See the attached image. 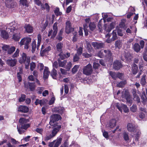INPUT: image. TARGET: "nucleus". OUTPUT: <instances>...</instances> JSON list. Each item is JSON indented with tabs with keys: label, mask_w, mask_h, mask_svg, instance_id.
<instances>
[{
	"label": "nucleus",
	"mask_w": 147,
	"mask_h": 147,
	"mask_svg": "<svg viewBox=\"0 0 147 147\" xmlns=\"http://www.w3.org/2000/svg\"><path fill=\"white\" fill-rule=\"evenodd\" d=\"M61 119V116L58 114H53L52 115L50 118L49 122L50 125L53 126L55 128H57L59 130L61 128V125L57 121Z\"/></svg>",
	"instance_id": "obj_1"
},
{
	"label": "nucleus",
	"mask_w": 147,
	"mask_h": 147,
	"mask_svg": "<svg viewBox=\"0 0 147 147\" xmlns=\"http://www.w3.org/2000/svg\"><path fill=\"white\" fill-rule=\"evenodd\" d=\"M30 61V57L27 56L26 53H23L22 55V58L19 61V62L21 63H24L25 64V68L26 69H28L29 67Z\"/></svg>",
	"instance_id": "obj_2"
},
{
	"label": "nucleus",
	"mask_w": 147,
	"mask_h": 147,
	"mask_svg": "<svg viewBox=\"0 0 147 147\" xmlns=\"http://www.w3.org/2000/svg\"><path fill=\"white\" fill-rule=\"evenodd\" d=\"M59 131V129L57 128H54L52 131L51 134H49V132H46L44 137L45 140L47 142L53 138L56 135Z\"/></svg>",
	"instance_id": "obj_3"
},
{
	"label": "nucleus",
	"mask_w": 147,
	"mask_h": 147,
	"mask_svg": "<svg viewBox=\"0 0 147 147\" xmlns=\"http://www.w3.org/2000/svg\"><path fill=\"white\" fill-rule=\"evenodd\" d=\"M31 39L29 37H26L21 39L20 42V45L21 46L25 45L24 48L28 49L29 47V44L31 42Z\"/></svg>",
	"instance_id": "obj_4"
},
{
	"label": "nucleus",
	"mask_w": 147,
	"mask_h": 147,
	"mask_svg": "<svg viewBox=\"0 0 147 147\" xmlns=\"http://www.w3.org/2000/svg\"><path fill=\"white\" fill-rule=\"evenodd\" d=\"M6 30L7 32L10 31V32H13V33L15 32H17L18 30H20L18 29V26L16 24L11 23L7 25Z\"/></svg>",
	"instance_id": "obj_5"
},
{
	"label": "nucleus",
	"mask_w": 147,
	"mask_h": 147,
	"mask_svg": "<svg viewBox=\"0 0 147 147\" xmlns=\"http://www.w3.org/2000/svg\"><path fill=\"white\" fill-rule=\"evenodd\" d=\"M122 96L123 98L126 99L127 102L131 104L132 100L130 95L129 93L127 90H124L122 92Z\"/></svg>",
	"instance_id": "obj_6"
},
{
	"label": "nucleus",
	"mask_w": 147,
	"mask_h": 147,
	"mask_svg": "<svg viewBox=\"0 0 147 147\" xmlns=\"http://www.w3.org/2000/svg\"><path fill=\"white\" fill-rule=\"evenodd\" d=\"M92 72V67L90 64L85 66L83 68V73L84 74L88 76L90 75Z\"/></svg>",
	"instance_id": "obj_7"
},
{
	"label": "nucleus",
	"mask_w": 147,
	"mask_h": 147,
	"mask_svg": "<svg viewBox=\"0 0 147 147\" xmlns=\"http://www.w3.org/2000/svg\"><path fill=\"white\" fill-rule=\"evenodd\" d=\"M58 23L57 22L55 23L53 27V30H51L49 32L48 36H50L52 35L51 37L53 38L55 37L57 32V26Z\"/></svg>",
	"instance_id": "obj_8"
},
{
	"label": "nucleus",
	"mask_w": 147,
	"mask_h": 147,
	"mask_svg": "<svg viewBox=\"0 0 147 147\" xmlns=\"http://www.w3.org/2000/svg\"><path fill=\"white\" fill-rule=\"evenodd\" d=\"M65 31L67 34H69L74 30V28L71 27V24L70 22L68 21L66 23Z\"/></svg>",
	"instance_id": "obj_9"
},
{
	"label": "nucleus",
	"mask_w": 147,
	"mask_h": 147,
	"mask_svg": "<svg viewBox=\"0 0 147 147\" xmlns=\"http://www.w3.org/2000/svg\"><path fill=\"white\" fill-rule=\"evenodd\" d=\"M128 131L130 132H135L136 131V128L135 125L131 123H129L127 125Z\"/></svg>",
	"instance_id": "obj_10"
},
{
	"label": "nucleus",
	"mask_w": 147,
	"mask_h": 147,
	"mask_svg": "<svg viewBox=\"0 0 147 147\" xmlns=\"http://www.w3.org/2000/svg\"><path fill=\"white\" fill-rule=\"evenodd\" d=\"M116 106L118 109L121 112H122V108L123 109L125 113H127L129 112V109L128 108L127 106L123 104L120 107L119 106V104L118 103H117Z\"/></svg>",
	"instance_id": "obj_11"
},
{
	"label": "nucleus",
	"mask_w": 147,
	"mask_h": 147,
	"mask_svg": "<svg viewBox=\"0 0 147 147\" xmlns=\"http://www.w3.org/2000/svg\"><path fill=\"white\" fill-rule=\"evenodd\" d=\"M24 86L25 88H29L31 91L34 90L35 87L34 83H30L29 82L27 83H24Z\"/></svg>",
	"instance_id": "obj_12"
},
{
	"label": "nucleus",
	"mask_w": 147,
	"mask_h": 147,
	"mask_svg": "<svg viewBox=\"0 0 147 147\" xmlns=\"http://www.w3.org/2000/svg\"><path fill=\"white\" fill-rule=\"evenodd\" d=\"M17 32H15L13 33V39L16 41H18L21 38V35L20 33V30H18Z\"/></svg>",
	"instance_id": "obj_13"
},
{
	"label": "nucleus",
	"mask_w": 147,
	"mask_h": 147,
	"mask_svg": "<svg viewBox=\"0 0 147 147\" xmlns=\"http://www.w3.org/2000/svg\"><path fill=\"white\" fill-rule=\"evenodd\" d=\"M5 4L7 7L10 8L13 7L16 3L12 0H6Z\"/></svg>",
	"instance_id": "obj_14"
},
{
	"label": "nucleus",
	"mask_w": 147,
	"mask_h": 147,
	"mask_svg": "<svg viewBox=\"0 0 147 147\" xmlns=\"http://www.w3.org/2000/svg\"><path fill=\"white\" fill-rule=\"evenodd\" d=\"M122 67L121 63L118 61H116L114 62L113 64V68L116 70H118Z\"/></svg>",
	"instance_id": "obj_15"
},
{
	"label": "nucleus",
	"mask_w": 147,
	"mask_h": 147,
	"mask_svg": "<svg viewBox=\"0 0 147 147\" xmlns=\"http://www.w3.org/2000/svg\"><path fill=\"white\" fill-rule=\"evenodd\" d=\"M17 62L16 59H8L6 61L7 63L11 67H13L16 65Z\"/></svg>",
	"instance_id": "obj_16"
},
{
	"label": "nucleus",
	"mask_w": 147,
	"mask_h": 147,
	"mask_svg": "<svg viewBox=\"0 0 147 147\" xmlns=\"http://www.w3.org/2000/svg\"><path fill=\"white\" fill-rule=\"evenodd\" d=\"M24 28L26 32L28 33H32L33 32V28L29 24L26 25Z\"/></svg>",
	"instance_id": "obj_17"
},
{
	"label": "nucleus",
	"mask_w": 147,
	"mask_h": 147,
	"mask_svg": "<svg viewBox=\"0 0 147 147\" xmlns=\"http://www.w3.org/2000/svg\"><path fill=\"white\" fill-rule=\"evenodd\" d=\"M70 54L69 53H63V51L61 52L59 55V56L62 59H64L65 58H67L70 56Z\"/></svg>",
	"instance_id": "obj_18"
},
{
	"label": "nucleus",
	"mask_w": 147,
	"mask_h": 147,
	"mask_svg": "<svg viewBox=\"0 0 147 147\" xmlns=\"http://www.w3.org/2000/svg\"><path fill=\"white\" fill-rule=\"evenodd\" d=\"M92 45L95 49H98L103 48L104 46L103 43H98L97 42H93Z\"/></svg>",
	"instance_id": "obj_19"
},
{
	"label": "nucleus",
	"mask_w": 147,
	"mask_h": 147,
	"mask_svg": "<svg viewBox=\"0 0 147 147\" xmlns=\"http://www.w3.org/2000/svg\"><path fill=\"white\" fill-rule=\"evenodd\" d=\"M117 121L115 119L111 120L107 125V127H109L110 128H112L116 125Z\"/></svg>",
	"instance_id": "obj_20"
},
{
	"label": "nucleus",
	"mask_w": 147,
	"mask_h": 147,
	"mask_svg": "<svg viewBox=\"0 0 147 147\" xmlns=\"http://www.w3.org/2000/svg\"><path fill=\"white\" fill-rule=\"evenodd\" d=\"M29 110L28 107L24 106H20L18 109V111L24 113H27Z\"/></svg>",
	"instance_id": "obj_21"
},
{
	"label": "nucleus",
	"mask_w": 147,
	"mask_h": 147,
	"mask_svg": "<svg viewBox=\"0 0 147 147\" xmlns=\"http://www.w3.org/2000/svg\"><path fill=\"white\" fill-rule=\"evenodd\" d=\"M63 59H62L60 58V57H59L58 59V64L59 66L63 67H64L65 66L67 63V60H65L63 61H61Z\"/></svg>",
	"instance_id": "obj_22"
},
{
	"label": "nucleus",
	"mask_w": 147,
	"mask_h": 147,
	"mask_svg": "<svg viewBox=\"0 0 147 147\" xmlns=\"http://www.w3.org/2000/svg\"><path fill=\"white\" fill-rule=\"evenodd\" d=\"M42 47L40 53L42 56H44L46 53H48V51H50L51 49V48L50 46H49L45 48L44 50H42Z\"/></svg>",
	"instance_id": "obj_23"
},
{
	"label": "nucleus",
	"mask_w": 147,
	"mask_h": 147,
	"mask_svg": "<svg viewBox=\"0 0 147 147\" xmlns=\"http://www.w3.org/2000/svg\"><path fill=\"white\" fill-rule=\"evenodd\" d=\"M49 71L48 68L47 67H45L43 72V78L44 79L47 78L49 76Z\"/></svg>",
	"instance_id": "obj_24"
},
{
	"label": "nucleus",
	"mask_w": 147,
	"mask_h": 147,
	"mask_svg": "<svg viewBox=\"0 0 147 147\" xmlns=\"http://www.w3.org/2000/svg\"><path fill=\"white\" fill-rule=\"evenodd\" d=\"M62 139L61 138H59L57 140L54 141V147H58L61 143Z\"/></svg>",
	"instance_id": "obj_25"
},
{
	"label": "nucleus",
	"mask_w": 147,
	"mask_h": 147,
	"mask_svg": "<svg viewBox=\"0 0 147 147\" xmlns=\"http://www.w3.org/2000/svg\"><path fill=\"white\" fill-rule=\"evenodd\" d=\"M54 111L56 113L62 114L63 112L64 108L61 107H56L54 109Z\"/></svg>",
	"instance_id": "obj_26"
},
{
	"label": "nucleus",
	"mask_w": 147,
	"mask_h": 147,
	"mask_svg": "<svg viewBox=\"0 0 147 147\" xmlns=\"http://www.w3.org/2000/svg\"><path fill=\"white\" fill-rule=\"evenodd\" d=\"M133 48L135 51L138 52L140 50V47L139 45L137 43H135L133 46Z\"/></svg>",
	"instance_id": "obj_27"
},
{
	"label": "nucleus",
	"mask_w": 147,
	"mask_h": 147,
	"mask_svg": "<svg viewBox=\"0 0 147 147\" xmlns=\"http://www.w3.org/2000/svg\"><path fill=\"white\" fill-rule=\"evenodd\" d=\"M0 35L4 39H7L9 37L8 33L5 30L1 31Z\"/></svg>",
	"instance_id": "obj_28"
},
{
	"label": "nucleus",
	"mask_w": 147,
	"mask_h": 147,
	"mask_svg": "<svg viewBox=\"0 0 147 147\" xmlns=\"http://www.w3.org/2000/svg\"><path fill=\"white\" fill-rule=\"evenodd\" d=\"M132 68L133 74H136L138 70L137 66L136 64H134L132 66Z\"/></svg>",
	"instance_id": "obj_29"
},
{
	"label": "nucleus",
	"mask_w": 147,
	"mask_h": 147,
	"mask_svg": "<svg viewBox=\"0 0 147 147\" xmlns=\"http://www.w3.org/2000/svg\"><path fill=\"white\" fill-rule=\"evenodd\" d=\"M104 52L105 54V56L107 58H110L112 55V53L109 50H104Z\"/></svg>",
	"instance_id": "obj_30"
},
{
	"label": "nucleus",
	"mask_w": 147,
	"mask_h": 147,
	"mask_svg": "<svg viewBox=\"0 0 147 147\" xmlns=\"http://www.w3.org/2000/svg\"><path fill=\"white\" fill-rule=\"evenodd\" d=\"M89 27L91 30L93 31L96 28V24L93 22H90L89 25Z\"/></svg>",
	"instance_id": "obj_31"
},
{
	"label": "nucleus",
	"mask_w": 147,
	"mask_h": 147,
	"mask_svg": "<svg viewBox=\"0 0 147 147\" xmlns=\"http://www.w3.org/2000/svg\"><path fill=\"white\" fill-rule=\"evenodd\" d=\"M38 42L37 46H36V48L37 50L39 48L40 44V42L41 41V36L39 34L38 35Z\"/></svg>",
	"instance_id": "obj_32"
},
{
	"label": "nucleus",
	"mask_w": 147,
	"mask_h": 147,
	"mask_svg": "<svg viewBox=\"0 0 147 147\" xmlns=\"http://www.w3.org/2000/svg\"><path fill=\"white\" fill-rule=\"evenodd\" d=\"M21 125H23L28 122L29 121L28 119H26L24 118H20L19 121Z\"/></svg>",
	"instance_id": "obj_33"
},
{
	"label": "nucleus",
	"mask_w": 147,
	"mask_h": 147,
	"mask_svg": "<svg viewBox=\"0 0 147 147\" xmlns=\"http://www.w3.org/2000/svg\"><path fill=\"white\" fill-rule=\"evenodd\" d=\"M51 75L53 79H56V76L57 75V71L55 69H53Z\"/></svg>",
	"instance_id": "obj_34"
},
{
	"label": "nucleus",
	"mask_w": 147,
	"mask_h": 147,
	"mask_svg": "<svg viewBox=\"0 0 147 147\" xmlns=\"http://www.w3.org/2000/svg\"><path fill=\"white\" fill-rule=\"evenodd\" d=\"M115 47L119 49L122 47V41L120 40H117L115 42Z\"/></svg>",
	"instance_id": "obj_35"
},
{
	"label": "nucleus",
	"mask_w": 147,
	"mask_h": 147,
	"mask_svg": "<svg viewBox=\"0 0 147 147\" xmlns=\"http://www.w3.org/2000/svg\"><path fill=\"white\" fill-rule=\"evenodd\" d=\"M126 83V82L125 80L122 81L117 84V86L120 88H123L124 87Z\"/></svg>",
	"instance_id": "obj_36"
},
{
	"label": "nucleus",
	"mask_w": 147,
	"mask_h": 147,
	"mask_svg": "<svg viewBox=\"0 0 147 147\" xmlns=\"http://www.w3.org/2000/svg\"><path fill=\"white\" fill-rule=\"evenodd\" d=\"M140 117L142 119H144L147 117V113L146 112H141L139 115Z\"/></svg>",
	"instance_id": "obj_37"
},
{
	"label": "nucleus",
	"mask_w": 147,
	"mask_h": 147,
	"mask_svg": "<svg viewBox=\"0 0 147 147\" xmlns=\"http://www.w3.org/2000/svg\"><path fill=\"white\" fill-rule=\"evenodd\" d=\"M41 8L42 9H46L47 11H49L50 9L49 6L47 3H46L45 5H41Z\"/></svg>",
	"instance_id": "obj_38"
},
{
	"label": "nucleus",
	"mask_w": 147,
	"mask_h": 147,
	"mask_svg": "<svg viewBox=\"0 0 147 147\" xmlns=\"http://www.w3.org/2000/svg\"><path fill=\"white\" fill-rule=\"evenodd\" d=\"M117 30H115L113 31L112 33V35L113 36L112 38L113 39V40H114L117 39Z\"/></svg>",
	"instance_id": "obj_39"
},
{
	"label": "nucleus",
	"mask_w": 147,
	"mask_h": 147,
	"mask_svg": "<svg viewBox=\"0 0 147 147\" xmlns=\"http://www.w3.org/2000/svg\"><path fill=\"white\" fill-rule=\"evenodd\" d=\"M63 47V44L61 43L57 44L56 45L57 50L58 51H61Z\"/></svg>",
	"instance_id": "obj_40"
},
{
	"label": "nucleus",
	"mask_w": 147,
	"mask_h": 147,
	"mask_svg": "<svg viewBox=\"0 0 147 147\" xmlns=\"http://www.w3.org/2000/svg\"><path fill=\"white\" fill-rule=\"evenodd\" d=\"M109 74L113 79L116 80L117 78V74H116L115 72L110 71L109 72Z\"/></svg>",
	"instance_id": "obj_41"
},
{
	"label": "nucleus",
	"mask_w": 147,
	"mask_h": 147,
	"mask_svg": "<svg viewBox=\"0 0 147 147\" xmlns=\"http://www.w3.org/2000/svg\"><path fill=\"white\" fill-rule=\"evenodd\" d=\"M36 47V42L34 40L32 42V51L33 53L35 51Z\"/></svg>",
	"instance_id": "obj_42"
},
{
	"label": "nucleus",
	"mask_w": 147,
	"mask_h": 147,
	"mask_svg": "<svg viewBox=\"0 0 147 147\" xmlns=\"http://www.w3.org/2000/svg\"><path fill=\"white\" fill-rule=\"evenodd\" d=\"M15 49L16 48L14 47H12L10 48H9L7 51L8 53L11 54L15 51Z\"/></svg>",
	"instance_id": "obj_43"
},
{
	"label": "nucleus",
	"mask_w": 147,
	"mask_h": 147,
	"mask_svg": "<svg viewBox=\"0 0 147 147\" xmlns=\"http://www.w3.org/2000/svg\"><path fill=\"white\" fill-rule=\"evenodd\" d=\"M125 57L126 60L128 61H129L131 59V56L130 54L129 53H125Z\"/></svg>",
	"instance_id": "obj_44"
},
{
	"label": "nucleus",
	"mask_w": 147,
	"mask_h": 147,
	"mask_svg": "<svg viewBox=\"0 0 147 147\" xmlns=\"http://www.w3.org/2000/svg\"><path fill=\"white\" fill-rule=\"evenodd\" d=\"M123 137L125 140L127 141H128L129 140V138L128 134L127 133L125 132L123 133Z\"/></svg>",
	"instance_id": "obj_45"
},
{
	"label": "nucleus",
	"mask_w": 147,
	"mask_h": 147,
	"mask_svg": "<svg viewBox=\"0 0 147 147\" xmlns=\"http://www.w3.org/2000/svg\"><path fill=\"white\" fill-rule=\"evenodd\" d=\"M17 129H18V131L19 132V133L20 134H21L23 133H24L25 131L23 130V128L22 127H21L20 125L19 126H17Z\"/></svg>",
	"instance_id": "obj_46"
},
{
	"label": "nucleus",
	"mask_w": 147,
	"mask_h": 147,
	"mask_svg": "<svg viewBox=\"0 0 147 147\" xmlns=\"http://www.w3.org/2000/svg\"><path fill=\"white\" fill-rule=\"evenodd\" d=\"M88 28V26L87 24H86L84 25V28L85 32V34L86 36L88 35V30L87 29Z\"/></svg>",
	"instance_id": "obj_47"
},
{
	"label": "nucleus",
	"mask_w": 147,
	"mask_h": 147,
	"mask_svg": "<svg viewBox=\"0 0 147 147\" xmlns=\"http://www.w3.org/2000/svg\"><path fill=\"white\" fill-rule=\"evenodd\" d=\"M74 36L72 40L74 42L76 41L78 37V35L77 34V33L76 32H74L73 33Z\"/></svg>",
	"instance_id": "obj_48"
},
{
	"label": "nucleus",
	"mask_w": 147,
	"mask_h": 147,
	"mask_svg": "<svg viewBox=\"0 0 147 147\" xmlns=\"http://www.w3.org/2000/svg\"><path fill=\"white\" fill-rule=\"evenodd\" d=\"M145 77L146 76L145 75L143 76L141 80V84L142 86L144 85L146 83Z\"/></svg>",
	"instance_id": "obj_49"
},
{
	"label": "nucleus",
	"mask_w": 147,
	"mask_h": 147,
	"mask_svg": "<svg viewBox=\"0 0 147 147\" xmlns=\"http://www.w3.org/2000/svg\"><path fill=\"white\" fill-rule=\"evenodd\" d=\"M20 125L21 127L25 130L26 129L30 126V124L28 123H26L23 125Z\"/></svg>",
	"instance_id": "obj_50"
},
{
	"label": "nucleus",
	"mask_w": 147,
	"mask_h": 147,
	"mask_svg": "<svg viewBox=\"0 0 147 147\" xmlns=\"http://www.w3.org/2000/svg\"><path fill=\"white\" fill-rule=\"evenodd\" d=\"M130 111L133 112H135L137 110V107L136 105H133L130 108Z\"/></svg>",
	"instance_id": "obj_51"
},
{
	"label": "nucleus",
	"mask_w": 147,
	"mask_h": 147,
	"mask_svg": "<svg viewBox=\"0 0 147 147\" xmlns=\"http://www.w3.org/2000/svg\"><path fill=\"white\" fill-rule=\"evenodd\" d=\"M19 49H17L15 52L14 53V54L12 55V57L13 58H14L15 57H18L19 55Z\"/></svg>",
	"instance_id": "obj_52"
},
{
	"label": "nucleus",
	"mask_w": 147,
	"mask_h": 147,
	"mask_svg": "<svg viewBox=\"0 0 147 147\" xmlns=\"http://www.w3.org/2000/svg\"><path fill=\"white\" fill-rule=\"evenodd\" d=\"M54 13L55 14L58 16L61 15L62 14L61 12L59 11V10L58 8H57L54 11Z\"/></svg>",
	"instance_id": "obj_53"
},
{
	"label": "nucleus",
	"mask_w": 147,
	"mask_h": 147,
	"mask_svg": "<svg viewBox=\"0 0 147 147\" xmlns=\"http://www.w3.org/2000/svg\"><path fill=\"white\" fill-rule=\"evenodd\" d=\"M110 35L109 34H107L106 35V37L107 38H108V39H107L106 40V42H107L108 43H111L112 41H113V39L111 38V39H109V38L110 37Z\"/></svg>",
	"instance_id": "obj_54"
},
{
	"label": "nucleus",
	"mask_w": 147,
	"mask_h": 147,
	"mask_svg": "<svg viewBox=\"0 0 147 147\" xmlns=\"http://www.w3.org/2000/svg\"><path fill=\"white\" fill-rule=\"evenodd\" d=\"M79 55L76 54L73 58V61L74 62H76L79 60Z\"/></svg>",
	"instance_id": "obj_55"
},
{
	"label": "nucleus",
	"mask_w": 147,
	"mask_h": 147,
	"mask_svg": "<svg viewBox=\"0 0 147 147\" xmlns=\"http://www.w3.org/2000/svg\"><path fill=\"white\" fill-rule=\"evenodd\" d=\"M79 68V66L78 65H75L72 69V71L73 73H75L77 71L78 69Z\"/></svg>",
	"instance_id": "obj_56"
},
{
	"label": "nucleus",
	"mask_w": 147,
	"mask_h": 147,
	"mask_svg": "<svg viewBox=\"0 0 147 147\" xmlns=\"http://www.w3.org/2000/svg\"><path fill=\"white\" fill-rule=\"evenodd\" d=\"M105 29L107 32H109L111 31V29L109 27V26L106 24L104 25Z\"/></svg>",
	"instance_id": "obj_57"
},
{
	"label": "nucleus",
	"mask_w": 147,
	"mask_h": 147,
	"mask_svg": "<svg viewBox=\"0 0 147 147\" xmlns=\"http://www.w3.org/2000/svg\"><path fill=\"white\" fill-rule=\"evenodd\" d=\"M35 64L34 63L32 62L30 64V69L32 71L35 68Z\"/></svg>",
	"instance_id": "obj_58"
},
{
	"label": "nucleus",
	"mask_w": 147,
	"mask_h": 147,
	"mask_svg": "<svg viewBox=\"0 0 147 147\" xmlns=\"http://www.w3.org/2000/svg\"><path fill=\"white\" fill-rule=\"evenodd\" d=\"M47 101L46 99L40 100V105L41 106L44 105L46 104Z\"/></svg>",
	"instance_id": "obj_59"
},
{
	"label": "nucleus",
	"mask_w": 147,
	"mask_h": 147,
	"mask_svg": "<svg viewBox=\"0 0 147 147\" xmlns=\"http://www.w3.org/2000/svg\"><path fill=\"white\" fill-rule=\"evenodd\" d=\"M141 98L143 100V101H145L146 100V98L144 92H142L141 96Z\"/></svg>",
	"instance_id": "obj_60"
},
{
	"label": "nucleus",
	"mask_w": 147,
	"mask_h": 147,
	"mask_svg": "<svg viewBox=\"0 0 147 147\" xmlns=\"http://www.w3.org/2000/svg\"><path fill=\"white\" fill-rule=\"evenodd\" d=\"M133 26H130L126 30V32L127 33L131 34L132 32V30Z\"/></svg>",
	"instance_id": "obj_61"
},
{
	"label": "nucleus",
	"mask_w": 147,
	"mask_h": 147,
	"mask_svg": "<svg viewBox=\"0 0 147 147\" xmlns=\"http://www.w3.org/2000/svg\"><path fill=\"white\" fill-rule=\"evenodd\" d=\"M82 49L81 47H80L77 50V52L76 54L80 55L82 53Z\"/></svg>",
	"instance_id": "obj_62"
},
{
	"label": "nucleus",
	"mask_w": 147,
	"mask_h": 147,
	"mask_svg": "<svg viewBox=\"0 0 147 147\" xmlns=\"http://www.w3.org/2000/svg\"><path fill=\"white\" fill-rule=\"evenodd\" d=\"M98 55L100 58H103L105 57V54L104 53V51L103 52L101 51H100L98 54Z\"/></svg>",
	"instance_id": "obj_63"
},
{
	"label": "nucleus",
	"mask_w": 147,
	"mask_h": 147,
	"mask_svg": "<svg viewBox=\"0 0 147 147\" xmlns=\"http://www.w3.org/2000/svg\"><path fill=\"white\" fill-rule=\"evenodd\" d=\"M35 131L37 133L42 134L43 131V129L42 128H37L35 129Z\"/></svg>",
	"instance_id": "obj_64"
}]
</instances>
